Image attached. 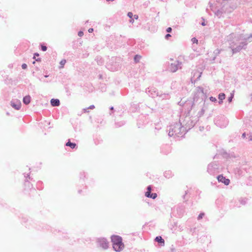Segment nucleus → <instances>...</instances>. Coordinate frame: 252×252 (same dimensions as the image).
I'll return each instance as SVG.
<instances>
[{
    "mask_svg": "<svg viewBox=\"0 0 252 252\" xmlns=\"http://www.w3.org/2000/svg\"><path fill=\"white\" fill-rule=\"evenodd\" d=\"M111 241L113 243V247L116 252L122 251L124 248V245L122 242V239L117 235H113L111 237Z\"/></svg>",
    "mask_w": 252,
    "mask_h": 252,
    "instance_id": "1",
    "label": "nucleus"
},
{
    "mask_svg": "<svg viewBox=\"0 0 252 252\" xmlns=\"http://www.w3.org/2000/svg\"><path fill=\"white\" fill-rule=\"evenodd\" d=\"M217 178L219 182L224 183L225 185H228L230 183L229 180L228 179L225 178L222 175H220L218 176Z\"/></svg>",
    "mask_w": 252,
    "mask_h": 252,
    "instance_id": "2",
    "label": "nucleus"
},
{
    "mask_svg": "<svg viewBox=\"0 0 252 252\" xmlns=\"http://www.w3.org/2000/svg\"><path fill=\"white\" fill-rule=\"evenodd\" d=\"M11 106L16 110H19L21 106V103L18 101L17 103L12 102Z\"/></svg>",
    "mask_w": 252,
    "mask_h": 252,
    "instance_id": "3",
    "label": "nucleus"
},
{
    "mask_svg": "<svg viewBox=\"0 0 252 252\" xmlns=\"http://www.w3.org/2000/svg\"><path fill=\"white\" fill-rule=\"evenodd\" d=\"M60 103V101L58 99H52L51 100V104L53 106H58Z\"/></svg>",
    "mask_w": 252,
    "mask_h": 252,
    "instance_id": "4",
    "label": "nucleus"
},
{
    "mask_svg": "<svg viewBox=\"0 0 252 252\" xmlns=\"http://www.w3.org/2000/svg\"><path fill=\"white\" fill-rule=\"evenodd\" d=\"M31 102V96L30 95H27L23 98V102L27 105L29 104Z\"/></svg>",
    "mask_w": 252,
    "mask_h": 252,
    "instance_id": "5",
    "label": "nucleus"
},
{
    "mask_svg": "<svg viewBox=\"0 0 252 252\" xmlns=\"http://www.w3.org/2000/svg\"><path fill=\"white\" fill-rule=\"evenodd\" d=\"M155 240L161 244L162 246L164 245V240L161 238V236H157Z\"/></svg>",
    "mask_w": 252,
    "mask_h": 252,
    "instance_id": "6",
    "label": "nucleus"
},
{
    "mask_svg": "<svg viewBox=\"0 0 252 252\" xmlns=\"http://www.w3.org/2000/svg\"><path fill=\"white\" fill-rule=\"evenodd\" d=\"M76 144L74 143H71L70 141H68L66 143V146L70 147L71 149H74L76 147Z\"/></svg>",
    "mask_w": 252,
    "mask_h": 252,
    "instance_id": "7",
    "label": "nucleus"
},
{
    "mask_svg": "<svg viewBox=\"0 0 252 252\" xmlns=\"http://www.w3.org/2000/svg\"><path fill=\"white\" fill-rule=\"evenodd\" d=\"M95 106L94 105H92L90 106L88 108H84L83 110V111L84 113H88L89 111L88 110L89 109H94Z\"/></svg>",
    "mask_w": 252,
    "mask_h": 252,
    "instance_id": "8",
    "label": "nucleus"
},
{
    "mask_svg": "<svg viewBox=\"0 0 252 252\" xmlns=\"http://www.w3.org/2000/svg\"><path fill=\"white\" fill-rule=\"evenodd\" d=\"M178 69V67L177 66V65L175 64H173L172 63L171 64V70L172 71V72H175Z\"/></svg>",
    "mask_w": 252,
    "mask_h": 252,
    "instance_id": "9",
    "label": "nucleus"
},
{
    "mask_svg": "<svg viewBox=\"0 0 252 252\" xmlns=\"http://www.w3.org/2000/svg\"><path fill=\"white\" fill-rule=\"evenodd\" d=\"M101 244L102 245V247L104 249H107L108 247V243L105 242V241L103 240L101 241Z\"/></svg>",
    "mask_w": 252,
    "mask_h": 252,
    "instance_id": "10",
    "label": "nucleus"
},
{
    "mask_svg": "<svg viewBox=\"0 0 252 252\" xmlns=\"http://www.w3.org/2000/svg\"><path fill=\"white\" fill-rule=\"evenodd\" d=\"M225 94H223V93L220 94L219 95V98L220 100V101L219 102L220 103L222 102V100L225 98Z\"/></svg>",
    "mask_w": 252,
    "mask_h": 252,
    "instance_id": "11",
    "label": "nucleus"
},
{
    "mask_svg": "<svg viewBox=\"0 0 252 252\" xmlns=\"http://www.w3.org/2000/svg\"><path fill=\"white\" fill-rule=\"evenodd\" d=\"M142 58V57L140 55H136L134 58V61L135 63H138L139 62L140 60Z\"/></svg>",
    "mask_w": 252,
    "mask_h": 252,
    "instance_id": "12",
    "label": "nucleus"
},
{
    "mask_svg": "<svg viewBox=\"0 0 252 252\" xmlns=\"http://www.w3.org/2000/svg\"><path fill=\"white\" fill-rule=\"evenodd\" d=\"M66 63V60H62L60 63L61 64V68H63V66H64V65Z\"/></svg>",
    "mask_w": 252,
    "mask_h": 252,
    "instance_id": "13",
    "label": "nucleus"
},
{
    "mask_svg": "<svg viewBox=\"0 0 252 252\" xmlns=\"http://www.w3.org/2000/svg\"><path fill=\"white\" fill-rule=\"evenodd\" d=\"M157 197V194L156 193H152L151 195L150 196V198H152L153 199H155Z\"/></svg>",
    "mask_w": 252,
    "mask_h": 252,
    "instance_id": "14",
    "label": "nucleus"
},
{
    "mask_svg": "<svg viewBox=\"0 0 252 252\" xmlns=\"http://www.w3.org/2000/svg\"><path fill=\"white\" fill-rule=\"evenodd\" d=\"M41 49L43 51H46L47 50V47L44 45H41Z\"/></svg>",
    "mask_w": 252,
    "mask_h": 252,
    "instance_id": "15",
    "label": "nucleus"
},
{
    "mask_svg": "<svg viewBox=\"0 0 252 252\" xmlns=\"http://www.w3.org/2000/svg\"><path fill=\"white\" fill-rule=\"evenodd\" d=\"M151 191H147L145 193V196L148 197H150V196L151 195Z\"/></svg>",
    "mask_w": 252,
    "mask_h": 252,
    "instance_id": "16",
    "label": "nucleus"
},
{
    "mask_svg": "<svg viewBox=\"0 0 252 252\" xmlns=\"http://www.w3.org/2000/svg\"><path fill=\"white\" fill-rule=\"evenodd\" d=\"M191 40H192L193 43H197V42H198L197 39L196 38H192Z\"/></svg>",
    "mask_w": 252,
    "mask_h": 252,
    "instance_id": "17",
    "label": "nucleus"
},
{
    "mask_svg": "<svg viewBox=\"0 0 252 252\" xmlns=\"http://www.w3.org/2000/svg\"><path fill=\"white\" fill-rule=\"evenodd\" d=\"M84 33L83 32L80 31L78 32V35L79 36L81 37L83 35Z\"/></svg>",
    "mask_w": 252,
    "mask_h": 252,
    "instance_id": "18",
    "label": "nucleus"
},
{
    "mask_svg": "<svg viewBox=\"0 0 252 252\" xmlns=\"http://www.w3.org/2000/svg\"><path fill=\"white\" fill-rule=\"evenodd\" d=\"M127 16L130 18H132V16H133V14L132 13L129 12L127 14Z\"/></svg>",
    "mask_w": 252,
    "mask_h": 252,
    "instance_id": "19",
    "label": "nucleus"
},
{
    "mask_svg": "<svg viewBox=\"0 0 252 252\" xmlns=\"http://www.w3.org/2000/svg\"><path fill=\"white\" fill-rule=\"evenodd\" d=\"M210 100L212 101H216L217 100L216 98L215 97H214L213 96H211L210 97Z\"/></svg>",
    "mask_w": 252,
    "mask_h": 252,
    "instance_id": "20",
    "label": "nucleus"
},
{
    "mask_svg": "<svg viewBox=\"0 0 252 252\" xmlns=\"http://www.w3.org/2000/svg\"><path fill=\"white\" fill-rule=\"evenodd\" d=\"M22 67L23 69H25L26 68H27V65L26 64L24 63L22 64Z\"/></svg>",
    "mask_w": 252,
    "mask_h": 252,
    "instance_id": "21",
    "label": "nucleus"
},
{
    "mask_svg": "<svg viewBox=\"0 0 252 252\" xmlns=\"http://www.w3.org/2000/svg\"><path fill=\"white\" fill-rule=\"evenodd\" d=\"M171 31H172V29H171V28H170V27H169V28H168L166 29V32H171Z\"/></svg>",
    "mask_w": 252,
    "mask_h": 252,
    "instance_id": "22",
    "label": "nucleus"
},
{
    "mask_svg": "<svg viewBox=\"0 0 252 252\" xmlns=\"http://www.w3.org/2000/svg\"><path fill=\"white\" fill-rule=\"evenodd\" d=\"M152 188L151 186H148L147 188V191H151V192Z\"/></svg>",
    "mask_w": 252,
    "mask_h": 252,
    "instance_id": "23",
    "label": "nucleus"
},
{
    "mask_svg": "<svg viewBox=\"0 0 252 252\" xmlns=\"http://www.w3.org/2000/svg\"><path fill=\"white\" fill-rule=\"evenodd\" d=\"M204 215V214H200L199 216H198V219H201L202 217H203V216Z\"/></svg>",
    "mask_w": 252,
    "mask_h": 252,
    "instance_id": "24",
    "label": "nucleus"
},
{
    "mask_svg": "<svg viewBox=\"0 0 252 252\" xmlns=\"http://www.w3.org/2000/svg\"><path fill=\"white\" fill-rule=\"evenodd\" d=\"M171 36V35L170 34H167L166 35H165V38L166 39H168L169 37Z\"/></svg>",
    "mask_w": 252,
    "mask_h": 252,
    "instance_id": "25",
    "label": "nucleus"
},
{
    "mask_svg": "<svg viewBox=\"0 0 252 252\" xmlns=\"http://www.w3.org/2000/svg\"><path fill=\"white\" fill-rule=\"evenodd\" d=\"M93 31H94L93 29L90 28V29H89L88 32H93Z\"/></svg>",
    "mask_w": 252,
    "mask_h": 252,
    "instance_id": "26",
    "label": "nucleus"
},
{
    "mask_svg": "<svg viewBox=\"0 0 252 252\" xmlns=\"http://www.w3.org/2000/svg\"><path fill=\"white\" fill-rule=\"evenodd\" d=\"M232 97H233V96H231V97H230L229 98H228V101L229 102H231L232 101Z\"/></svg>",
    "mask_w": 252,
    "mask_h": 252,
    "instance_id": "27",
    "label": "nucleus"
},
{
    "mask_svg": "<svg viewBox=\"0 0 252 252\" xmlns=\"http://www.w3.org/2000/svg\"><path fill=\"white\" fill-rule=\"evenodd\" d=\"M134 18H135V19H137L138 18V15H135L134 16Z\"/></svg>",
    "mask_w": 252,
    "mask_h": 252,
    "instance_id": "28",
    "label": "nucleus"
},
{
    "mask_svg": "<svg viewBox=\"0 0 252 252\" xmlns=\"http://www.w3.org/2000/svg\"><path fill=\"white\" fill-rule=\"evenodd\" d=\"M34 56H38L39 54L38 53H35V54H34Z\"/></svg>",
    "mask_w": 252,
    "mask_h": 252,
    "instance_id": "29",
    "label": "nucleus"
},
{
    "mask_svg": "<svg viewBox=\"0 0 252 252\" xmlns=\"http://www.w3.org/2000/svg\"><path fill=\"white\" fill-rule=\"evenodd\" d=\"M243 137H245V133H243V135H242Z\"/></svg>",
    "mask_w": 252,
    "mask_h": 252,
    "instance_id": "30",
    "label": "nucleus"
}]
</instances>
